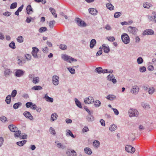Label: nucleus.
I'll use <instances>...</instances> for the list:
<instances>
[{
	"label": "nucleus",
	"mask_w": 156,
	"mask_h": 156,
	"mask_svg": "<svg viewBox=\"0 0 156 156\" xmlns=\"http://www.w3.org/2000/svg\"><path fill=\"white\" fill-rule=\"evenodd\" d=\"M122 40L125 44H127L129 43L130 40L128 35L126 33H124L121 36Z\"/></svg>",
	"instance_id": "f257e3e1"
},
{
	"label": "nucleus",
	"mask_w": 156,
	"mask_h": 156,
	"mask_svg": "<svg viewBox=\"0 0 156 156\" xmlns=\"http://www.w3.org/2000/svg\"><path fill=\"white\" fill-rule=\"evenodd\" d=\"M62 58L65 61L70 62V61L76 62L77 60L66 54H62L61 55Z\"/></svg>",
	"instance_id": "f03ea898"
},
{
	"label": "nucleus",
	"mask_w": 156,
	"mask_h": 156,
	"mask_svg": "<svg viewBox=\"0 0 156 156\" xmlns=\"http://www.w3.org/2000/svg\"><path fill=\"white\" fill-rule=\"evenodd\" d=\"M127 30L129 34H132L133 35H136L138 31L137 28L131 26L128 27L127 28Z\"/></svg>",
	"instance_id": "7ed1b4c3"
},
{
	"label": "nucleus",
	"mask_w": 156,
	"mask_h": 156,
	"mask_svg": "<svg viewBox=\"0 0 156 156\" xmlns=\"http://www.w3.org/2000/svg\"><path fill=\"white\" fill-rule=\"evenodd\" d=\"M75 21L79 26L84 27L86 26L87 25L86 23L84 21L79 18H76Z\"/></svg>",
	"instance_id": "20e7f679"
},
{
	"label": "nucleus",
	"mask_w": 156,
	"mask_h": 156,
	"mask_svg": "<svg viewBox=\"0 0 156 156\" xmlns=\"http://www.w3.org/2000/svg\"><path fill=\"white\" fill-rule=\"evenodd\" d=\"M130 117L137 116L138 115V111L135 109H130L128 111Z\"/></svg>",
	"instance_id": "39448f33"
},
{
	"label": "nucleus",
	"mask_w": 156,
	"mask_h": 156,
	"mask_svg": "<svg viewBox=\"0 0 156 156\" xmlns=\"http://www.w3.org/2000/svg\"><path fill=\"white\" fill-rule=\"evenodd\" d=\"M125 150L127 152L131 153H133L135 151V148L130 145H127L126 146Z\"/></svg>",
	"instance_id": "423d86ee"
},
{
	"label": "nucleus",
	"mask_w": 156,
	"mask_h": 156,
	"mask_svg": "<svg viewBox=\"0 0 156 156\" xmlns=\"http://www.w3.org/2000/svg\"><path fill=\"white\" fill-rule=\"evenodd\" d=\"M59 77L57 75H54L52 77V83L55 86L58 85L59 83Z\"/></svg>",
	"instance_id": "0eeeda50"
},
{
	"label": "nucleus",
	"mask_w": 156,
	"mask_h": 156,
	"mask_svg": "<svg viewBox=\"0 0 156 156\" xmlns=\"http://www.w3.org/2000/svg\"><path fill=\"white\" fill-rule=\"evenodd\" d=\"M33 50L31 52V54L33 57L35 58H38L37 55V53L39 51V49L36 47H33L32 48Z\"/></svg>",
	"instance_id": "6e6552de"
},
{
	"label": "nucleus",
	"mask_w": 156,
	"mask_h": 156,
	"mask_svg": "<svg viewBox=\"0 0 156 156\" xmlns=\"http://www.w3.org/2000/svg\"><path fill=\"white\" fill-rule=\"evenodd\" d=\"M67 156H77V153L74 150L70 149L66 152Z\"/></svg>",
	"instance_id": "1a4fd4ad"
},
{
	"label": "nucleus",
	"mask_w": 156,
	"mask_h": 156,
	"mask_svg": "<svg viewBox=\"0 0 156 156\" xmlns=\"http://www.w3.org/2000/svg\"><path fill=\"white\" fill-rule=\"evenodd\" d=\"M25 73V71L20 69H17L15 72V76L18 77L23 76Z\"/></svg>",
	"instance_id": "9d476101"
},
{
	"label": "nucleus",
	"mask_w": 156,
	"mask_h": 156,
	"mask_svg": "<svg viewBox=\"0 0 156 156\" xmlns=\"http://www.w3.org/2000/svg\"><path fill=\"white\" fill-rule=\"evenodd\" d=\"M84 102L86 104H90L94 102V99L93 97L89 96L84 99Z\"/></svg>",
	"instance_id": "9b49d317"
},
{
	"label": "nucleus",
	"mask_w": 156,
	"mask_h": 156,
	"mask_svg": "<svg viewBox=\"0 0 156 156\" xmlns=\"http://www.w3.org/2000/svg\"><path fill=\"white\" fill-rule=\"evenodd\" d=\"M154 33V31L151 29H146L144 31L143 33V35H153Z\"/></svg>",
	"instance_id": "f8f14e48"
},
{
	"label": "nucleus",
	"mask_w": 156,
	"mask_h": 156,
	"mask_svg": "<svg viewBox=\"0 0 156 156\" xmlns=\"http://www.w3.org/2000/svg\"><path fill=\"white\" fill-rule=\"evenodd\" d=\"M23 115L26 118L29 119L31 120H33L34 119L33 116L29 112L25 111L23 113Z\"/></svg>",
	"instance_id": "ddd939ff"
},
{
	"label": "nucleus",
	"mask_w": 156,
	"mask_h": 156,
	"mask_svg": "<svg viewBox=\"0 0 156 156\" xmlns=\"http://www.w3.org/2000/svg\"><path fill=\"white\" fill-rule=\"evenodd\" d=\"M143 6L144 8L149 9L152 8L153 5L152 4L148 2H145L143 3Z\"/></svg>",
	"instance_id": "4468645a"
},
{
	"label": "nucleus",
	"mask_w": 156,
	"mask_h": 156,
	"mask_svg": "<svg viewBox=\"0 0 156 156\" xmlns=\"http://www.w3.org/2000/svg\"><path fill=\"white\" fill-rule=\"evenodd\" d=\"M102 49L104 51V52L105 53H108L110 51V48L108 45L104 44L102 45Z\"/></svg>",
	"instance_id": "2eb2a0df"
},
{
	"label": "nucleus",
	"mask_w": 156,
	"mask_h": 156,
	"mask_svg": "<svg viewBox=\"0 0 156 156\" xmlns=\"http://www.w3.org/2000/svg\"><path fill=\"white\" fill-rule=\"evenodd\" d=\"M89 12L91 14L93 15H97L98 13V11L95 9L93 8H90L89 9Z\"/></svg>",
	"instance_id": "dca6fc26"
},
{
	"label": "nucleus",
	"mask_w": 156,
	"mask_h": 156,
	"mask_svg": "<svg viewBox=\"0 0 156 156\" xmlns=\"http://www.w3.org/2000/svg\"><path fill=\"white\" fill-rule=\"evenodd\" d=\"M9 128L12 132H15L17 130V128L14 125H10L9 126Z\"/></svg>",
	"instance_id": "f3484780"
},
{
	"label": "nucleus",
	"mask_w": 156,
	"mask_h": 156,
	"mask_svg": "<svg viewBox=\"0 0 156 156\" xmlns=\"http://www.w3.org/2000/svg\"><path fill=\"white\" fill-rule=\"evenodd\" d=\"M107 8L110 11L113 10L114 9V7L113 5L110 3H108L106 5Z\"/></svg>",
	"instance_id": "a211bd4d"
},
{
	"label": "nucleus",
	"mask_w": 156,
	"mask_h": 156,
	"mask_svg": "<svg viewBox=\"0 0 156 156\" xmlns=\"http://www.w3.org/2000/svg\"><path fill=\"white\" fill-rule=\"evenodd\" d=\"M93 144L94 147L97 149L100 146V142L98 140H95L93 141Z\"/></svg>",
	"instance_id": "6ab92c4d"
},
{
	"label": "nucleus",
	"mask_w": 156,
	"mask_h": 156,
	"mask_svg": "<svg viewBox=\"0 0 156 156\" xmlns=\"http://www.w3.org/2000/svg\"><path fill=\"white\" fill-rule=\"evenodd\" d=\"M84 151L85 153L88 155H91L92 153L91 149L88 147H85L84 149Z\"/></svg>",
	"instance_id": "aec40b11"
},
{
	"label": "nucleus",
	"mask_w": 156,
	"mask_h": 156,
	"mask_svg": "<svg viewBox=\"0 0 156 156\" xmlns=\"http://www.w3.org/2000/svg\"><path fill=\"white\" fill-rule=\"evenodd\" d=\"M66 135L67 136H70L73 138H75L76 137V135H74L71 131L69 129L66 130Z\"/></svg>",
	"instance_id": "412c9836"
},
{
	"label": "nucleus",
	"mask_w": 156,
	"mask_h": 156,
	"mask_svg": "<svg viewBox=\"0 0 156 156\" xmlns=\"http://www.w3.org/2000/svg\"><path fill=\"white\" fill-rule=\"evenodd\" d=\"M58 115L56 113H52L51 116V120L53 121L56 120L57 118Z\"/></svg>",
	"instance_id": "4be33fe9"
},
{
	"label": "nucleus",
	"mask_w": 156,
	"mask_h": 156,
	"mask_svg": "<svg viewBox=\"0 0 156 156\" xmlns=\"http://www.w3.org/2000/svg\"><path fill=\"white\" fill-rule=\"evenodd\" d=\"M26 10L27 13L29 14H31L33 12L32 9L30 5L27 6Z\"/></svg>",
	"instance_id": "5701e85b"
},
{
	"label": "nucleus",
	"mask_w": 156,
	"mask_h": 156,
	"mask_svg": "<svg viewBox=\"0 0 156 156\" xmlns=\"http://www.w3.org/2000/svg\"><path fill=\"white\" fill-rule=\"evenodd\" d=\"M116 98V96L113 94L109 95L106 97L107 99L110 101L114 100Z\"/></svg>",
	"instance_id": "b1692460"
},
{
	"label": "nucleus",
	"mask_w": 156,
	"mask_h": 156,
	"mask_svg": "<svg viewBox=\"0 0 156 156\" xmlns=\"http://www.w3.org/2000/svg\"><path fill=\"white\" fill-rule=\"evenodd\" d=\"M96 44V41L94 39H92L90 42V48H92L94 46L95 44Z\"/></svg>",
	"instance_id": "393cba45"
},
{
	"label": "nucleus",
	"mask_w": 156,
	"mask_h": 156,
	"mask_svg": "<svg viewBox=\"0 0 156 156\" xmlns=\"http://www.w3.org/2000/svg\"><path fill=\"white\" fill-rule=\"evenodd\" d=\"M145 90L149 94H152L155 91V89L154 88H146Z\"/></svg>",
	"instance_id": "a878e982"
},
{
	"label": "nucleus",
	"mask_w": 156,
	"mask_h": 156,
	"mask_svg": "<svg viewBox=\"0 0 156 156\" xmlns=\"http://www.w3.org/2000/svg\"><path fill=\"white\" fill-rule=\"evenodd\" d=\"M93 103L94 106L97 108L100 107L101 104L100 101L98 100H95Z\"/></svg>",
	"instance_id": "bb28decb"
},
{
	"label": "nucleus",
	"mask_w": 156,
	"mask_h": 156,
	"mask_svg": "<svg viewBox=\"0 0 156 156\" xmlns=\"http://www.w3.org/2000/svg\"><path fill=\"white\" fill-rule=\"evenodd\" d=\"M27 142V140H23L21 141H19L17 142L16 143V144L20 147H21L23 146L24 144H25Z\"/></svg>",
	"instance_id": "cd10ccee"
},
{
	"label": "nucleus",
	"mask_w": 156,
	"mask_h": 156,
	"mask_svg": "<svg viewBox=\"0 0 156 156\" xmlns=\"http://www.w3.org/2000/svg\"><path fill=\"white\" fill-rule=\"evenodd\" d=\"M44 98L45 100L47 101L50 102H52L53 101V99L51 98H50L47 95V94H45L44 97Z\"/></svg>",
	"instance_id": "c85d7f7f"
},
{
	"label": "nucleus",
	"mask_w": 156,
	"mask_h": 156,
	"mask_svg": "<svg viewBox=\"0 0 156 156\" xmlns=\"http://www.w3.org/2000/svg\"><path fill=\"white\" fill-rule=\"evenodd\" d=\"M117 127V126L113 124L110 126L109 129L111 131H113L116 129Z\"/></svg>",
	"instance_id": "c756f323"
},
{
	"label": "nucleus",
	"mask_w": 156,
	"mask_h": 156,
	"mask_svg": "<svg viewBox=\"0 0 156 156\" xmlns=\"http://www.w3.org/2000/svg\"><path fill=\"white\" fill-rule=\"evenodd\" d=\"M87 119L88 122L92 121L94 120V117L91 115H87Z\"/></svg>",
	"instance_id": "7c9ffc66"
},
{
	"label": "nucleus",
	"mask_w": 156,
	"mask_h": 156,
	"mask_svg": "<svg viewBox=\"0 0 156 156\" xmlns=\"http://www.w3.org/2000/svg\"><path fill=\"white\" fill-rule=\"evenodd\" d=\"M139 88H132L131 90V92L134 94H137L139 91Z\"/></svg>",
	"instance_id": "2f4dec72"
},
{
	"label": "nucleus",
	"mask_w": 156,
	"mask_h": 156,
	"mask_svg": "<svg viewBox=\"0 0 156 156\" xmlns=\"http://www.w3.org/2000/svg\"><path fill=\"white\" fill-rule=\"evenodd\" d=\"M49 10L51 13L56 18L57 17V14L55 13V9L52 8L50 7L49 8Z\"/></svg>",
	"instance_id": "473e14b6"
},
{
	"label": "nucleus",
	"mask_w": 156,
	"mask_h": 156,
	"mask_svg": "<svg viewBox=\"0 0 156 156\" xmlns=\"http://www.w3.org/2000/svg\"><path fill=\"white\" fill-rule=\"evenodd\" d=\"M11 97V96L10 95H8L6 97L5 101L7 104H9L10 103Z\"/></svg>",
	"instance_id": "72a5a7b5"
},
{
	"label": "nucleus",
	"mask_w": 156,
	"mask_h": 156,
	"mask_svg": "<svg viewBox=\"0 0 156 156\" xmlns=\"http://www.w3.org/2000/svg\"><path fill=\"white\" fill-rule=\"evenodd\" d=\"M39 78L38 77H35L33 78L32 82L33 83L36 84L39 83Z\"/></svg>",
	"instance_id": "f704fd0d"
},
{
	"label": "nucleus",
	"mask_w": 156,
	"mask_h": 156,
	"mask_svg": "<svg viewBox=\"0 0 156 156\" xmlns=\"http://www.w3.org/2000/svg\"><path fill=\"white\" fill-rule=\"evenodd\" d=\"M58 141H56L55 143H57V147L58 148H61L62 149H64L65 148V146L63 145L61 143H58Z\"/></svg>",
	"instance_id": "c9c22d12"
},
{
	"label": "nucleus",
	"mask_w": 156,
	"mask_h": 156,
	"mask_svg": "<svg viewBox=\"0 0 156 156\" xmlns=\"http://www.w3.org/2000/svg\"><path fill=\"white\" fill-rule=\"evenodd\" d=\"M22 105V104L21 102H19L18 103H16L13 105V108L15 109H16L18 108L20 106H21Z\"/></svg>",
	"instance_id": "e433bc0d"
},
{
	"label": "nucleus",
	"mask_w": 156,
	"mask_h": 156,
	"mask_svg": "<svg viewBox=\"0 0 156 156\" xmlns=\"http://www.w3.org/2000/svg\"><path fill=\"white\" fill-rule=\"evenodd\" d=\"M16 39L17 41L19 43H21L23 42V38L21 36H18Z\"/></svg>",
	"instance_id": "4c0bfd02"
},
{
	"label": "nucleus",
	"mask_w": 156,
	"mask_h": 156,
	"mask_svg": "<svg viewBox=\"0 0 156 156\" xmlns=\"http://www.w3.org/2000/svg\"><path fill=\"white\" fill-rule=\"evenodd\" d=\"M67 69L71 74H74L75 73V69L72 68V67H68L67 68Z\"/></svg>",
	"instance_id": "58836bf2"
},
{
	"label": "nucleus",
	"mask_w": 156,
	"mask_h": 156,
	"mask_svg": "<svg viewBox=\"0 0 156 156\" xmlns=\"http://www.w3.org/2000/svg\"><path fill=\"white\" fill-rule=\"evenodd\" d=\"M76 105L79 108H82V105L80 102L76 98L75 99Z\"/></svg>",
	"instance_id": "ea45409f"
},
{
	"label": "nucleus",
	"mask_w": 156,
	"mask_h": 156,
	"mask_svg": "<svg viewBox=\"0 0 156 156\" xmlns=\"http://www.w3.org/2000/svg\"><path fill=\"white\" fill-rule=\"evenodd\" d=\"M142 106L144 108L147 109H148L150 108V105L147 103H143L142 104Z\"/></svg>",
	"instance_id": "a19ab883"
},
{
	"label": "nucleus",
	"mask_w": 156,
	"mask_h": 156,
	"mask_svg": "<svg viewBox=\"0 0 156 156\" xmlns=\"http://www.w3.org/2000/svg\"><path fill=\"white\" fill-rule=\"evenodd\" d=\"M55 23V20L50 21L49 23V27L51 28H52L53 27Z\"/></svg>",
	"instance_id": "79ce46f5"
},
{
	"label": "nucleus",
	"mask_w": 156,
	"mask_h": 156,
	"mask_svg": "<svg viewBox=\"0 0 156 156\" xmlns=\"http://www.w3.org/2000/svg\"><path fill=\"white\" fill-rule=\"evenodd\" d=\"M147 17L148 20H149L150 21H154V19L155 18H154V17H153L152 16L148 15L147 16Z\"/></svg>",
	"instance_id": "37998d69"
},
{
	"label": "nucleus",
	"mask_w": 156,
	"mask_h": 156,
	"mask_svg": "<svg viewBox=\"0 0 156 156\" xmlns=\"http://www.w3.org/2000/svg\"><path fill=\"white\" fill-rule=\"evenodd\" d=\"M17 3L16 2L12 3L10 5V8L11 9L16 8L17 7Z\"/></svg>",
	"instance_id": "c03bdc74"
},
{
	"label": "nucleus",
	"mask_w": 156,
	"mask_h": 156,
	"mask_svg": "<svg viewBox=\"0 0 156 156\" xmlns=\"http://www.w3.org/2000/svg\"><path fill=\"white\" fill-rule=\"evenodd\" d=\"M47 30V28L46 27H41L39 30V31L40 33H42L43 32H45Z\"/></svg>",
	"instance_id": "a18cd8bd"
},
{
	"label": "nucleus",
	"mask_w": 156,
	"mask_h": 156,
	"mask_svg": "<svg viewBox=\"0 0 156 156\" xmlns=\"http://www.w3.org/2000/svg\"><path fill=\"white\" fill-rule=\"evenodd\" d=\"M143 59L142 58L139 57L137 58V62L138 64H142L143 62Z\"/></svg>",
	"instance_id": "49530a36"
},
{
	"label": "nucleus",
	"mask_w": 156,
	"mask_h": 156,
	"mask_svg": "<svg viewBox=\"0 0 156 156\" xmlns=\"http://www.w3.org/2000/svg\"><path fill=\"white\" fill-rule=\"evenodd\" d=\"M95 71L96 72L99 74L101 73L102 71V68L101 67L96 68L95 69Z\"/></svg>",
	"instance_id": "de8ad7c7"
},
{
	"label": "nucleus",
	"mask_w": 156,
	"mask_h": 156,
	"mask_svg": "<svg viewBox=\"0 0 156 156\" xmlns=\"http://www.w3.org/2000/svg\"><path fill=\"white\" fill-rule=\"evenodd\" d=\"M10 47L12 49H15L16 48L15 43L13 41H12L9 45Z\"/></svg>",
	"instance_id": "09e8293b"
},
{
	"label": "nucleus",
	"mask_w": 156,
	"mask_h": 156,
	"mask_svg": "<svg viewBox=\"0 0 156 156\" xmlns=\"http://www.w3.org/2000/svg\"><path fill=\"white\" fill-rule=\"evenodd\" d=\"M121 12H116L114 13V17L115 18H118L121 16Z\"/></svg>",
	"instance_id": "8fccbe9b"
},
{
	"label": "nucleus",
	"mask_w": 156,
	"mask_h": 156,
	"mask_svg": "<svg viewBox=\"0 0 156 156\" xmlns=\"http://www.w3.org/2000/svg\"><path fill=\"white\" fill-rule=\"evenodd\" d=\"M14 134V136L15 137H19L21 135V131H16Z\"/></svg>",
	"instance_id": "3c124183"
},
{
	"label": "nucleus",
	"mask_w": 156,
	"mask_h": 156,
	"mask_svg": "<svg viewBox=\"0 0 156 156\" xmlns=\"http://www.w3.org/2000/svg\"><path fill=\"white\" fill-rule=\"evenodd\" d=\"M0 120L3 122H5L7 121V118L4 116H2L0 118Z\"/></svg>",
	"instance_id": "603ef678"
},
{
	"label": "nucleus",
	"mask_w": 156,
	"mask_h": 156,
	"mask_svg": "<svg viewBox=\"0 0 156 156\" xmlns=\"http://www.w3.org/2000/svg\"><path fill=\"white\" fill-rule=\"evenodd\" d=\"M59 48L62 50H65L67 48V46L64 44H60L59 45Z\"/></svg>",
	"instance_id": "864d4df0"
},
{
	"label": "nucleus",
	"mask_w": 156,
	"mask_h": 156,
	"mask_svg": "<svg viewBox=\"0 0 156 156\" xmlns=\"http://www.w3.org/2000/svg\"><path fill=\"white\" fill-rule=\"evenodd\" d=\"M11 73V72L9 69H6L4 71V74L5 75H8Z\"/></svg>",
	"instance_id": "5fc2aeb1"
},
{
	"label": "nucleus",
	"mask_w": 156,
	"mask_h": 156,
	"mask_svg": "<svg viewBox=\"0 0 156 156\" xmlns=\"http://www.w3.org/2000/svg\"><path fill=\"white\" fill-rule=\"evenodd\" d=\"M106 38L109 41L111 42H113L115 40V38L114 37H106Z\"/></svg>",
	"instance_id": "6e6d98bb"
},
{
	"label": "nucleus",
	"mask_w": 156,
	"mask_h": 156,
	"mask_svg": "<svg viewBox=\"0 0 156 156\" xmlns=\"http://www.w3.org/2000/svg\"><path fill=\"white\" fill-rule=\"evenodd\" d=\"M25 57L27 60H30L31 59V56L30 54H27L25 55Z\"/></svg>",
	"instance_id": "4d7b16f0"
},
{
	"label": "nucleus",
	"mask_w": 156,
	"mask_h": 156,
	"mask_svg": "<svg viewBox=\"0 0 156 156\" xmlns=\"http://www.w3.org/2000/svg\"><path fill=\"white\" fill-rule=\"evenodd\" d=\"M139 70L141 72H144L146 71V67L144 66L140 67L139 68Z\"/></svg>",
	"instance_id": "13d9d810"
},
{
	"label": "nucleus",
	"mask_w": 156,
	"mask_h": 156,
	"mask_svg": "<svg viewBox=\"0 0 156 156\" xmlns=\"http://www.w3.org/2000/svg\"><path fill=\"white\" fill-rule=\"evenodd\" d=\"M113 77H114V76L113 75L109 74L107 76V78L108 80L111 81Z\"/></svg>",
	"instance_id": "bf43d9fd"
},
{
	"label": "nucleus",
	"mask_w": 156,
	"mask_h": 156,
	"mask_svg": "<svg viewBox=\"0 0 156 156\" xmlns=\"http://www.w3.org/2000/svg\"><path fill=\"white\" fill-rule=\"evenodd\" d=\"M17 94V91L16 90H13L11 93V96L14 98V97Z\"/></svg>",
	"instance_id": "052dcab7"
},
{
	"label": "nucleus",
	"mask_w": 156,
	"mask_h": 156,
	"mask_svg": "<svg viewBox=\"0 0 156 156\" xmlns=\"http://www.w3.org/2000/svg\"><path fill=\"white\" fill-rule=\"evenodd\" d=\"M49 131L51 133L55 135V129L52 127H50L49 129Z\"/></svg>",
	"instance_id": "680f3d73"
},
{
	"label": "nucleus",
	"mask_w": 156,
	"mask_h": 156,
	"mask_svg": "<svg viewBox=\"0 0 156 156\" xmlns=\"http://www.w3.org/2000/svg\"><path fill=\"white\" fill-rule=\"evenodd\" d=\"M42 50L44 53H47L48 52V49L47 47H44L42 48Z\"/></svg>",
	"instance_id": "e2e57ef3"
},
{
	"label": "nucleus",
	"mask_w": 156,
	"mask_h": 156,
	"mask_svg": "<svg viewBox=\"0 0 156 156\" xmlns=\"http://www.w3.org/2000/svg\"><path fill=\"white\" fill-rule=\"evenodd\" d=\"M32 105V103L29 102L27 103L26 104V106L27 108H30Z\"/></svg>",
	"instance_id": "0e129e2a"
},
{
	"label": "nucleus",
	"mask_w": 156,
	"mask_h": 156,
	"mask_svg": "<svg viewBox=\"0 0 156 156\" xmlns=\"http://www.w3.org/2000/svg\"><path fill=\"white\" fill-rule=\"evenodd\" d=\"M89 131V129L87 126H85L82 130L83 132L85 133Z\"/></svg>",
	"instance_id": "69168bd1"
},
{
	"label": "nucleus",
	"mask_w": 156,
	"mask_h": 156,
	"mask_svg": "<svg viewBox=\"0 0 156 156\" xmlns=\"http://www.w3.org/2000/svg\"><path fill=\"white\" fill-rule=\"evenodd\" d=\"M112 108L113 110L114 113L115 115H118L119 114V112L117 109L113 108Z\"/></svg>",
	"instance_id": "338daca9"
},
{
	"label": "nucleus",
	"mask_w": 156,
	"mask_h": 156,
	"mask_svg": "<svg viewBox=\"0 0 156 156\" xmlns=\"http://www.w3.org/2000/svg\"><path fill=\"white\" fill-rule=\"evenodd\" d=\"M11 14L9 12H6L3 13V15L6 16H9L11 15Z\"/></svg>",
	"instance_id": "774afa93"
}]
</instances>
